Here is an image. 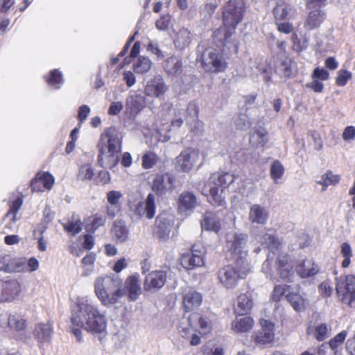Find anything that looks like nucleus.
Segmentation results:
<instances>
[{"mask_svg": "<svg viewBox=\"0 0 355 355\" xmlns=\"http://www.w3.org/2000/svg\"><path fill=\"white\" fill-rule=\"evenodd\" d=\"M167 90L168 86L163 77L160 75H155L147 81L144 93L147 96L160 98Z\"/></svg>", "mask_w": 355, "mask_h": 355, "instance_id": "nucleus-13", "label": "nucleus"}, {"mask_svg": "<svg viewBox=\"0 0 355 355\" xmlns=\"http://www.w3.org/2000/svg\"><path fill=\"white\" fill-rule=\"evenodd\" d=\"M198 152L193 148L183 150L176 158V168L183 172H189L198 159Z\"/></svg>", "mask_w": 355, "mask_h": 355, "instance_id": "nucleus-14", "label": "nucleus"}, {"mask_svg": "<svg viewBox=\"0 0 355 355\" xmlns=\"http://www.w3.org/2000/svg\"><path fill=\"white\" fill-rule=\"evenodd\" d=\"M295 12L294 7L284 1H278L273 9V14L277 20L290 19L294 16Z\"/></svg>", "mask_w": 355, "mask_h": 355, "instance_id": "nucleus-27", "label": "nucleus"}, {"mask_svg": "<svg viewBox=\"0 0 355 355\" xmlns=\"http://www.w3.org/2000/svg\"><path fill=\"white\" fill-rule=\"evenodd\" d=\"M197 327V324L192 320L191 322L189 318L185 322H182L178 327V332L182 338L190 339L191 336L194 333V329Z\"/></svg>", "mask_w": 355, "mask_h": 355, "instance_id": "nucleus-41", "label": "nucleus"}, {"mask_svg": "<svg viewBox=\"0 0 355 355\" xmlns=\"http://www.w3.org/2000/svg\"><path fill=\"white\" fill-rule=\"evenodd\" d=\"M166 273L162 270H155L148 273L144 284L146 291L161 288L166 283Z\"/></svg>", "mask_w": 355, "mask_h": 355, "instance_id": "nucleus-18", "label": "nucleus"}, {"mask_svg": "<svg viewBox=\"0 0 355 355\" xmlns=\"http://www.w3.org/2000/svg\"><path fill=\"white\" fill-rule=\"evenodd\" d=\"M198 201L196 195L193 192L184 191L178 198V205L180 213L192 211L197 206Z\"/></svg>", "mask_w": 355, "mask_h": 355, "instance_id": "nucleus-23", "label": "nucleus"}, {"mask_svg": "<svg viewBox=\"0 0 355 355\" xmlns=\"http://www.w3.org/2000/svg\"><path fill=\"white\" fill-rule=\"evenodd\" d=\"M94 293L103 305H116L125 295L123 281L115 275L98 277L94 281Z\"/></svg>", "mask_w": 355, "mask_h": 355, "instance_id": "nucleus-3", "label": "nucleus"}, {"mask_svg": "<svg viewBox=\"0 0 355 355\" xmlns=\"http://www.w3.org/2000/svg\"><path fill=\"white\" fill-rule=\"evenodd\" d=\"M340 254L343 258L342 267L347 268L351 263V258L353 257L352 248L349 243L344 242L340 245Z\"/></svg>", "mask_w": 355, "mask_h": 355, "instance_id": "nucleus-43", "label": "nucleus"}, {"mask_svg": "<svg viewBox=\"0 0 355 355\" xmlns=\"http://www.w3.org/2000/svg\"><path fill=\"white\" fill-rule=\"evenodd\" d=\"M284 293H285L284 286H280V285L276 286L274 288L271 297H272V300H274L275 302L279 301L281 297H282V295L284 294Z\"/></svg>", "mask_w": 355, "mask_h": 355, "instance_id": "nucleus-64", "label": "nucleus"}, {"mask_svg": "<svg viewBox=\"0 0 355 355\" xmlns=\"http://www.w3.org/2000/svg\"><path fill=\"white\" fill-rule=\"evenodd\" d=\"M102 146L98 157L99 164L104 168H112L119 161L122 137L113 128L102 135Z\"/></svg>", "mask_w": 355, "mask_h": 355, "instance_id": "nucleus-5", "label": "nucleus"}, {"mask_svg": "<svg viewBox=\"0 0 355 355\" xmlns=\"http://www.w3.org/2000/svg\"><path fill=\"white\" fill-rule=\"evenodd\" d=\"M319 292L324 297H329L332 293V288L328 282H324L319 286Z\"/></svg>", "mask_w": 355, "mask_h": 355, "instance_id": "nucleus-61", "label": "nucleus"}, {"mask_svg": "<svg viewBox=\"0 0 355 355\" xmlns=\"http://www.w3.org/2000/svg\"><path fill=\"white\" fill-rule=\"evenodd\" d=\"M147 50L151 53L155 54L158 59H162L164 58V54L159 49L157 43L150 42L148 44Z\"/></svg>", "mask_w": 355, "mask_h": 355, "instance_id": "nucleus-59", "label": "nucleus"}, {"mask_svg": "<svg viewBox=\"0 0 355 355\" xmlns=\"http://www.w3.org/2000/svg\"><path fill=\"white\" fill-rule=\"evenodd\" d=\"M90 112V108L86 105L80 106L78 109V117L80 123L85 121Z\"/></svg>", "mask_w": 355, "mask_h": 355, "instance_id": "nucleus-63", "label": "nucleus"}, {"mask_svg": "<svg viewBox=\"0 0 355 355\" xmlns=\"http://www.w3.org/2000/svg\"><path fill=\"white\" fill-rule=\"evenodd\" d=\"M182 62L175 56L167 59L164 66L165 71L172 76H178L182 71Z\"/></svg>", "mask_w": 355, "mask_h": 355, "instance_id": "nucleus-38", "label": "nucleus"}, {"mask_svg": "<svg viewBox=\"0 0 355 355\" xmlns=\"http://www.w3.org/2000/svg\"><path fill=\"white\" fill-rule=\"evenodd\" d=\"M267 141V131L263 128L257 129L250 137V142L251 144L257 147L263 146Z\"/></svg>", "mask_w": 355, "mask_h": 355, "instance_id": "nucleus-39", "label": "nucleus"}, {"mask_svg": "<svg viewBox=\"0 0 355 355\" xmlns=\"http://www.w3.org/2000/svg\"><path fill=\"white\" fill-rule=\"evenodd\" d=\"M175 176L170 173H157L153 180L152 189L159 196L171 193L175 189Z\"/></svg>", "mask_w": 355, "mask_h": 355, "instance_id": "nucleus-11", "label": "nucleus"}, {"mask_svg": "<svg viewBox=\"0 0 355 355\" xmlns=\"http://www.w3.org/2000/svg\"><path fill=\"white\" fill-rule=\"evenodd\" d=\"M185 115V121L187 123H191L198 119V110L197 105L191 102L188 104L187 108L184 111Z\"/></svg>", "mask_w": 355, "mask_h": 355, "instance_id": "nucleus-45", "label": "nucleus"}, {"mask_svg": "<svg viewBox=\"0 0 355 355\" xmlns=\"http://www.w3.org/2000/svg\"><path fill=\"white\" fill-rule=\"evenodd\" d=\"M202 65L206 71H223L227 64L221 55L215 49H207L202 55Z\"/></svg>", "mask_w": 355, "mask_h": 355, "instance_id": "nucleus-10", "label": "nucleus"}, {"mask_svg": "<svg viewBox=\"0 0 355 355\" xmlns=\"http://www.w3.org/2000/svg\"><path fill=\"white\" fill-rule=\"evenodd\" d=\"M254 321L248 316H237L232 322V329L236 333H244L253 327Z\"/></svg>", "mask_w": 355, "mask_h": 355, "instance_id": "nucleus-31", "label": "nucleus"}, {"mask_svg": "<svg viewBox=\"0 0 355 355\" xmlns=\"http://www.w3.org/2000/svg\"><path fill=\"white\" fill-rule=\"evenodd\" d=\"M308 334H313L316 340L322 341L327 338L330 335V329L324 323L317 324L315 327L309 326L306 329Z\"/></svg>", "mask_w": 355, "mask_h": 355, "instance_id": "nucleus-35", "label": "nucleus"}, {"mask_svg": "<svg viewBox=\"0 0 355 355\" xmlns=\"http://www.w3.org/2000/svg\"><path fill=\"white\" fill-rule=\"evenodd\" d=\"M54 184V178L49 173L37 174L35 178L31 181V186L33 191H40L42 189L40 184L46 189H51Z\"/></svg>", "mask_w": 355, "mask_h": 355, "instance_id": "nucleus-30", "label": "nucleus"}, {"mask_svg": "<svg viewBox=\"0 0 355 355\" xmlns=\"http://www.w3.org/2000/svg\"><path fill=\"white\" fill-rule=\"evenodd\" d=\"M21 291L19 283L17 280L7 282L0 281V292L1 299L5 301L11 300L17 296Z\"/></svg>", "mask_w": 355, "mask_h": 355, "instance_id": "nucleus-24", "label": "nucleus"}, {"mask_svg": "<svg viewBox=\"0 0 355 355\" xmlns=\"http://www.w3.org/2000/svg\"><path fill=\"white\" fill-rule=\"evenodd\" d=\"M131 211L138 216H146L148 219H151L155 214V196L153 193H149L145 202H139L130 208Z\"/></svg>", "mask_w": 355, "mask_h": 355, "instance_id": "nucleus-15", "label": "nucleus"}, {"mask_svg": "<svg viewBox=\"0 0 355 355\" xmlns=\"http://www.w3.org/2000/svg\"><path fill=\"white\" fill-rule=\"evenodd\" d=\"M189 320L191 322L192 320L195 324L196 322H198L200 329L205 333L209 331L211 329V324L209 321L200 317L197 313H192L190 316H189Z\"/></svg>", "mask_w": 355, "mask_h": 355, "instance_id": "nucleus-49", "label": "nucleus"}, {"mask_svg": "<svg viewBox=\"0 0 355 355\" xmlns=\"http://www.w3.org/2000/svg\"><path fill=\"white\" fill-rule=\"evenodd\" d=\"M340 176L334 174L331 171H327L322 174L320 179L317 181V184L322 186V191H326L329 186H335L339 183Z\"/></svg>", "mask_w": 355, "mask_h": 355, "instance_id": "nucleus-36", "label": "nucleus"}, {"mask_svg": "<svg viewBox=\"0 0 355 355\" xmlns=\"http://www.w3.org/2000/svg\"><path fill=\"white\" fill-rule=\"evenodd\" d=\"M262 245L268 248L267 259L263 262L262 270L266 273L271 270V264L274 260L277 266L280 277L286 282L292 281L294 275L293 266L289 262L287 253L282 251V243L273 235L265 234L261 240Z\"/></svg>", "mask_w": 355, "mask_h": 355, "instance_id": "nucleus-2", "label": "nucleus"}, {"mask_svg": "<svg viewBox=\"0 0 355 355\" xmlns=\"http://www.w3.org/2000/svg\"><path fill=\"white\" fill-rule=\"evenodd\" d=\"M279 70L282 72L284 76H290L293 73L292 66L291 60H285L282 62Z\"/></svg>", "mask_w": 355, "mask_h": 355, "instance_id": "nucleus-62", "label": "nucleus"}, {"mask_svg": "<svg viewBox=\"0 0 355 355\" xmlns=\"http://www.w3.org/2000/svg\"><path fill=\"white\" fill-rule=\"evenodd\" d=\"M251 272L249 261L234 260L232 264L221 268L218 272L219 282L226 288H235L241 279H245Z\"/></svg>", "mask_w": 355, "mask_h": 355, "instance_id": "nucleus-6", "label": "nucleus"}, {"mask_svg": "<svg viewBox=\"0 0 355 355\" xmlns=\"http://www.w3.org/2000/svg\"><path fill=\"white\" fill-rule=\"evenodd\" d=\"M269 218L268 209L258 204L250 207L248 219L253 224L265 225Z\"/></svg>", "mask_w": 355, "mask_h": 355, "instance_id": "nucleus-21", "label": "nucleus"}, {"mask_svg": "<svg viewBox=\"0 0 355 355\" xmlns=\"http://www.w3.org/2000/svg\"><path fill=\"white\" fill-rule=\"evenodd\" d=\"M254 304L253 295L252 292H246L241 294L237 297L235 312L243 315L248 313Z\"/></svg>", "mask_w": 355, "mask_h": 355, "instance_id": "nucleus-29", "label": "nucleus"}, {"mask_svg": "<svg viewBox=\"0 0 355 355\" xmlns=\"http://www.w3.org/2000/svg\"><path fill=\"white\" fill-rule=\"evenodd\" d=\"M245 11V4L243 0H229L223 7V21L225 28L228 30L225 31L220 29L214 33L216 35L218 33L225 32L223 42H228L229 37L232 33L235 30L236 26L242 21Z\"/></svg>", "mask_w": 355, "mask_h": 355, "instance_id": "nucleus-7", "label": "nucleus"}, {"mask_svg": "<svg viewBox=\"0 0 355 355\" xmlns=\"http://www.w3.org/2000/svg\"><path fill=\"white\" fill-rule=\"evenodd\" d=\"M155 234L162 241H166L169 238L173 224L169 216L160 214L156 219Z\"/></svg>", "mask_w": 355, "mask_h": 355, "instance_id": "nucleus-19", "label": "nucleus"}, {"mask_svg": "<svg viewBox=\"0 0 355 355\" xmlns=\"http://www.w3.org/2000/svg\"><path fill=\"white\" fill-rule=\"evenodd\" d=\"M221 211L217 212L207 211L201 220L202 230L218 232L221 229Z\"/></svg>", "mask_w": 355, "mask_h": 355, "instance_id": "nucleus-17", "label": "nucleus"}, {"mask_svg": "<svg viewBox=\"0 0 355 355\" xmlns=\"http://www.w3.org/2000/svg\"><path fill=\"white\" fill-rule=\"evenodd\" d=\"M312 78L313 79H318L320 80H327L329 78V74L326 69L318 67L314 69Z\"/></svg>", "mask_w": 355, "mask_h": 355, "instance_id": "nucleus-58", "label": "nucleus"}, {"mask_svg": "<svg viewBox=\"0 0 355 355\" xmlns=\"http://www.w3.org/2000/svg\"><path fill=\"white\" fill-rule=\"evenodd\" d=\"M152 64L148 57L140 55L133 62V70L138 74L146 73L150 71Z\"/></svg>", "mask_w": 355, "mask_h": 355, "instance_id": "nucleus-37", "label": "nucleus"}, {"mask_svg": "<svg viewBox=\"0 0 355 355\" xmlns=\"http://www.w3.org/2000/svg\"><path fill=\"white\" fill-rule=\"evenodd\" d=\"M260 324L262 329L253 335L254 342L258 345L271 343L273 342L275 338L274 323L270 320L261 319Z\"/></svg>", "mask_w": 355, "mask_h": 355, "instance_id": "nucleus-16", "label": "nucleus"}, {"mask_svg": "<svg viewBox=\"0 0 355 355\" xmlns=\"http://www.w3.org/2000/svg\"><path fill=\"white\" fill-rule=\"evenodd\" d=\"M286 297L296 311L300 312L305 309L306 302L300 295L295 293H289L286 295Z\"/></svg>", "mask_w": 355, "mask_h": 355, "instance_id": "nucleus-40", "label": "nucleus"}, {"mask_svg": "<svg viewBox=\"0 0 355 355\" xmlns=\"http://www.w3.org/2000/svg\"><path fill=\"white\" fill-rule=\"evenodd\" d=\"M205 248L200 244L192 246L191 251L184 254L181 258L182 266L187 270L203 266Z\"/></svg>", "mask_w": 355, "mask_h": 355, "instance_id": "nucleus-12", "label": "nucleus"}, {"mask_svg": "<svg viewBox=\"0 0 355 355\" xmlns=\"http://www.w3.org/2000/svg\"><path fill=\"white\" fill-rule=\"evenodd\" d=\"M191 41V35L190 31L187 28H182L178 32L175 44L179 48L183 49L188 46Z\"/></svg>", "mask_w": 355, "mask_h": 355, "instance_id": "nucleus-42", "label": "nucleus"}, {"mask_svg": "<svg viewBox=\"0 0 355 355\" xmlns=\"http://www.w3.org/2000/svg\"><path fill=\"white\" fill-rule=\"evenodd\" d=\"M71 320L73 326L83 328L101 343L106 342L108 335L106 314L94 301L80 300L73 311Z\"/></svg>", "mask_w": 355, "mask_h": 355, "instance_id": "nucleus-1", "label": "nucleus"}, {"mask_svg": "<svg viewBox=\"0 0 355 355\" xmlns=\"http://www.w3.org/2000/svg\"><path fill=\"white\" fill-rule=\"evenodd\" d=\"M236 179L234 174L228 172L211 174L205 184L202 193L213 205L223 206L225 203V195Z\"/></svg>", "mask_w": 355, "mask_h": 355, "instance_id": "nucleus-4", "label": "nucleus"}, {"mask_svg": "<svg viewBox=\"0 0 355 355\" xmlns=\"http://www.w3.org/2000/svg\"><path fill=\"white\" fill-rule=\"evenodd\" d=\"M94 174L92 165L86 164L80 167L78 177L81 180H89L93 178Z\"/></svg>", "mask_w": 355, "mask_h": 355, "instance_id": "nucleus-51", "label": "nucleus"}, {"mask_svg": "<svg viewBox=\"0 0 355 355\" xmlns=\"http://www.w3.org/2000/svg\"><path fill=\"white\" fill-rule=\"evenodd\" d=\"M62 225L65 231L71 233L73 235L79 233L82 230V223L79 220L68 223H63Z\"/></svg>", "mask_w": 355, "mask_h": 355, "instance_id": "nucleus-53", "label": "nucleus"}, {"mask_svg": "<svg viewBox=\"0 0 355 355\" xmlns=\"http://www.w3.org/2000/svg\"><path fill=\"white\" fill-rule=\"evenodd\" d=\"M125 287L128 292V297L131 301H135L141 293L139 275L135 274L126 279Z\"/></svg>", "mask_w": 355, "mask_h": 355, "instance_id": "nucleus-28", "label": "nucleus"}, {"mask_svg": "<svg viewBox=\"0 0 355 355\" xmlns=\"http://www.w3.org/2000/svg\"><path fill=\"white\" fill-rule=\"evenodd\" d=\"M22 205V200L20 198H17L10 205V210L6 214L7 218H10V220L12 222L16 220V215Z\"/></svg>", "mask_w": 355, "mask_h": 355, "instance_id": "nucleus-52", "label": "nucleus"}, {"mask_svg": "<svg viewBox=\"0 0 355 355\" xmlns=\"http://www.w3.org/2000/svg\"><path fill=\"white\" fill-rule=\"evenodd\" d=\"M9 327L16 331H20L26 327V321L17 315H10L8 318Z\"/></svg>", "mask_w": 355, "mask_h": 355, "instance_id": "nucleus-48", "label": "nucleus"}, {"mask_svg": "<svg viewBox=\"0 0 355 355\" xmlns=\"http://www.w3.org/2000/svg\"><path fill=\"white\" fill-rule=\"evenodd\" d=\"M296 270L302 278H307L315 275L319 267L311 260H304L297 266Z\"/></svg>", "mask_w": 355, "mask_h": 355, "instance_id": "nucleus-32", "label": "nucleus"}, {"mask_svg": "<svg viewBox=\"0 0 355 355\" xmlns=\"http://www.w3.org/2000/svg\"><path fill=\"white\" fill-rule=\"evenodd\" d=\"M336 292L339 296H342L343 303L355 307V276L340 277L336 285Z\"/></svg>", "mask_w": 355, "mask_h": 355, "instance_id": "nucleus-9", "label": "nucleus"}, {"mask_svg": "<svg viewBox=\"0 0 355 355\" xmlns=\"http://www.w3.org/2000/svg\"><path fill=\"white\" fill-rule=\"evenodd\" d=\"M113 239L117 243H125L129 239L130 231L125 220L116 219L114 221L111 229Z\"/></svg>", "mask_w": 355, "mask_h": 355, "instance_id": "nucleus-22", "label": "nucleus"}, {"mask_svg": "<svg viewBox=\"0 0 355 355\" xmlns=\"http://www.w3.org/2000/svg\"><path fill=\"white\" fill-rule=\"evenodd\" d=\"M202 295L193 290H189L183 295V307L186 311L197 309L202 304Z\"/></svg>", "mask_w": 355, "mask_h": 355, "instance_id": "nucleus-26", "label": "nucleus"}, {"mask_svg": "<svg viewBox=\"0 0 355 355\" xmlns=\"http://www.w3.org/2000/svg\"><path fill=\"white\" fill-rule=\"evenodd\" d=\"M3 263L5 271L9 272H19L26 270V260L24 259L6 258Z\"/></svg>", "mask_w": 355, "mask_h": 355, "instance_id": "nucleus-34", "label": "nucleus"}, {"mask_svg": "<svg viewBox=\"0 0 355 355\" xmlns=\"http://www.w3.org/2000/svg\"><path fill=\"white\" fill-rule=\"evenodd\" d=\"M157 155L152 151H148L142 157V166L145 169L151 168L157 164Z\"/></svg>", "mask_w": 355, "mask_h": 355, "instance_id": "nucleus-46", "label": "nucleus"}, {"mask_svg": "<svg viewBox=\"0 0 355 355\" xmlns=\"http://www.w3.org/2000/svg\"><path fill=\"white\" fill-rule=\"evenodd\" d=\"M352 74L350 71L340 69L338 71L336 84L338 86H345L349 80L352 78Z\"/></svg>", "mask_w": 355, "mask_h": 355, "instance_id": "nucleus-54", "label": "nucleus"}, {"mask_svg": "<svg viewBox=\"0 0 355 355\" xmlns=\"http://www.w3.org/2000/svg\"><path fill=\"white\" fill-rule=\"evenodd\" d=\"M170 20L169 15H164L156 21L155 26L159 31H166L168 27Z\"/></svg>", "mask_w": 355, "mask_h": 355, "instance_id": "nucleus-57", "label": "nucleus"}, {"mask_svg": "<svg viewBox=\"0 0 355 355\" xmlns=\"http://www.w3.org/2000/svg\"><path fill=\"white\" fill-rule=\"evenodd\" d=\"M234 125L237 130H244L250 126L251 122L245 113H239L234 119Z\"/></svg>", "mask_w": 355, "mask_h": 355, "instance_id": "nucleus-47", "label": "nucleus"}, {"mask_svg": "<svg viewBox=\"0 0 355 355\" xmlns=\"http://www.w3.org/2000/svg\"><path fill=\"white\" fill-rule=\"evenodd\" d=\"M106 218L102 216H94L92 222L90 230L94 232L99 227L103 226L105 223Z\"/></svg>", "mask_w": 355, "mask_h": 355, "instance_id": "nucleus-60", "label": "nucleus"}, {"mask_svg": "<svg viewBox=\"0 0 355 355\" xmlns=\"http://www.w3.org/2000/svg\"><path fill=\"white\" fill-rule=\"evenodd\" d=\"M347 336V332L345 331H343L336 335L334 338L330 340L329 345L331 347V350L335 352V350L340 344L343 343Z\"/></svg>", "mask_w": 355, "mask_h": 355, "instance_id": "nucleus-55", "label": "nucleus"}, {"mask_svg": "<svg viewBox=\"0 0 355 355\" xmlns=\"http://www.w3.org/2000/svg\"><path fill=\"white\" fill-rule=\"evenodd\" d=\"M48 83L55 87L56 89L60 88V85L62 83V75L60 71L54 69L50 72V76L47 78Z\"/></svg>", "mask_w": 355, "mask_h": 355, "instance_id": "nucleus-50", "label": "nucleus"}, {"mask_svg": "<svg viewBox=\"0 0 355 355\" xmlns=\"http://www.w3.org/2000/svg\"><path fill=\"white\" fill-rule=\"evenodd\" d=\"M121 197L122 193L118 191H111L107 194V201L112 206H120L119 200Z\"/></svg>", "mask_w": 355, "mask_h": 355, "instance_id": "nucleus-56", "label": "nucleus"}, {"mask_svg": "<svg viewBox=\"0 0 355 355\" xmlns=\"http://www.w3.org/2000/svg\"><path fill=\"white\" fill-rule=\"evenodd\" d=\"M53 333V325L50 322L39 323L35 326L34 337L41 346L51 341Z\"/></svg>", "mask_w": 355, "mask_h": 355, "instance_id": "nucleus-25", "label": "nucleus"}, {"mask_svg": "<svg viewBox=\"0 0 355 355\" xmlns=\"http://www.w3.org/2000/svg\"><path fill=\"white\" fill-rule=\"evenodd\" d=\"M248 235L243 233L230 232L226 235V248L227 253L230 254V259L233 260L241 259L249 261L248 257V250L246 245Z\"/></svg>", "mask_w": 355, "mask_h": 355, "instance_id": "nucleus-8", "label": "nucleus"}, {"mask_svg": "<svg viewBox=\"0 0 355 355\" xmlns=\"http://www.w3.org/2000/svg\"><path fill=\"white\" fill-rule=\"evenodd\" d=\"M284 171V166L279 160L272 162L270 168V174L275 183H279V180L283 176Z\"/></svg>", "mask_w": 355, "mask_h": 355, "instance_id": "nucleus-44", "label": "nucleus"}, {"mask_svg": "<svg viewBox=\"0 0 355 355\" xmlns=\"http://www.w3.org/2000/svg\"><path fill=\"white\" fill-rule=\"evenodd\" d=\"M146 105V98L140 94H132L126 99V112L132 117L139 113Z\"/></svg>", "mask_w": 355, "mask_h": 355, "instance_id": "nucleus-20", "label": "nucleus"}, {"mask_svg": "<svg viewBox=\"0 0 355 355\" xmlns=\"http://www.w3.org/2000/svg\"><path fill=\"white\" fill-rule=\"evenodd\" d=\"M324 19V12L319 10L315 9L311 11L309 14L308 18L304 24V26L307 30H312L320 26Z\"/></svg>", "mask_w": 355, "mask_h": 355, "instance_id": "nucleus-33", "label": "nucleus"}]
</instances>
